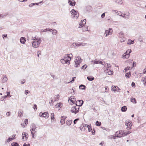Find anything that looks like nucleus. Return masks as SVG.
Listing matches in <instances>:
<instances>
[{
  "instance_id": "obj_16",
  "label": "nucleus",
  "mask_w": 146,
  "mask_h": 146,
  "mask_svg": "<svg viewBox=\"0 0 146 146\" xmlns=\"http://www.w3.org/2000/svg\"><path fill=\"white\" fill-rule=\"evenodd\" d=\"M146 76L144 77H142L141 79V81L143 83L144 85L146 84Z\"/></svg>"
},
{
  "instance_id": "obj_51",
  "label": "nucleus",
  "mask_w": 146,
  "mask_h": 146,
  "mask_svg": "<svg viewBox=\"0 0 146 146\" xmlns=\"http://www.w3.org/2000/svg\"><path fill=\"white\" fill-rule=\"evenodd\" d=\"M87 65L85 64L82 66L81 68L82 69H85L87 68Z\"/></svg>"
},
{
  "instance_id": "obj_32",
  "label": "nucleus",
  "mask_w": 146,
  "mask_h": 146,
  "mask_svg": "<svg viewBox=\"0 0 146 146\" xmlns=\"http://www.w3.org/2000/svg\"><path fill=\"white\" fill-rule=\"evenodd\" d=\"M91 62H93L94 64H98L99 62V61H98L97 59L92 60Z\"/></svg>"
},
{
  "instance_id": "obj_50",
  "label": "nucleus",
  "mask_w": 146,
  "mask_h": 146,
  "mask_svg": "<svg viewBox=\"0 0 146 146\" xmlns=\"http://www.w3.org/2000/svg\"><path fill=\"white\" fill-rule=\"evenodd\" d=\"M86 19H84L82 21V20L81 21V23H82L84 25L86 23Z\"/></svg>"
},
{
  "instance_id": "obj_28",
  "label": "nucleus",
  "mask_w": 146,
  "mask_h": 146,
  "mask_svg": "<svg viewBox=\"0 0 146 146\" xmlns=\"http://www.w3.org/2000/svg\"><path fill=\"white\" fill-rule=\"evenodd\" d=\"M8 14V13L0 14V17L4 18V17H6Z\"/></svg>"
},
{
  "instance_id": "obj_3",
  "label": "nucleus",
  "mask_w": 146,
  "mask_h": 146,
  "mask_svg": "<svg viewBox=\"0 0 146 146\" xmlns=\"http://www.w3.org/2000/svg\"><path fill=\"white\" fill-rule=\"evenodd\" d=\"M131 52V49L127 50L126 52L123 55V58H127L130 56L129 54Z\"/></svg>"
},
{
  "instance_id": "obj_19",
  "label": "nucleus",
  "mask_w": 146,
  "mask_h": 146,
  "mask_svg": "<svg viewBox=\"0 0 146 146\" xmlns=\"http://www.w3.org/2000/svg\"><path fill=\"white\" fill-rule=\"evenodd\" d=\"M127 110V107L126 106H124L121 107V111L123 112Z\"/></svg>"
},
{
  "instance_id": "obj_18",
  "label": "nucleus",
  "mask_w": 146,
  "mask_h": 146,
  "mask_svg": "<svg viewBox=\"0 0 146 146\" xmlns=\"http://www.w3.org/2000/svg\"><path fill=\"white\" fill-rule=\"evenodd\" d=\"M70 111L71 112L74 113L75 114V112H76L75 106L72 108Z\"/></svg>"
},
{
  "instance_id": "obj_42",
  "label": "nucleus",
  "mask_w": 146,
  "mask_h": 146,
  "mask_svg": "<svg viewBox=\"0 0 146 146\" xmlns=\"http://www.w3.org/2000/svg\"><path fill=\"white\" fill-rule=\"evenodd\" d=\"M76 46H78L77 43H74L71 45V47H72L74 48Z\"/></svg>"
},
{
  "instance_id": "obj_12",
  "label": "nucleus",
  "mask_w": 146,
  "mask_h": 146,
  "mask_svg": "<svg viewBox=\"0 0 146 146\" xmlns=\"http://www.w3.org/2000/svg\"><path fill=\"white\" fill-rule=\"evenodd\" d=\"M2 82H5L7 81V78L6 77L5 75H4L2 78Z\"/></svg>"
},
{
  "instance_id": "obj_11",
  "label": "nucleus",
  "mask_w": 146,
  "mask_h": 146,
  "mask_svg": "<svg viewBox=\"0 0 146 146\" xmlns=\"http://www.w3.org/2000/svg\"><path fill=\"white\" fill-rule=\"evenodd\" d=\"M42 3H43V2L42 1L38 3H31L29 5V6L30 7H31L33 6V5H39V4Z\"/></svg>"
},
{
  "instance_id": "obj_34",
  "label": "nucleus",
  "mask_w": 146,
  "mask_h": 146,
  "mask_svg": "<svg viewBox=\"0 0 146 146\" xmlns=\"http://www.w3.org/2000/svg\"><path fill=\"white\" fill-rule=\"evenodd\" d=\"M131 75V73L130 72H129L128 73H127L125 74V76L128 77L129 78L130 76Z\"/></svg>"
},
{
  "instance_id": "obj_24",
  "label": "nucleus",
  "mask_w": 146,
  "mask_h": 146,
  "mask_svg": "<svg viewBox=\"0 0 146 146\" xmlns=\"http://www.w3.org/2000/svg\"><path fill=\"white\" fill-rule=\"evenodd\" d=\"M134 43V41L132 40L131 39H129L128 41L127 44H133Z\"/></svg>"
},
{
  "instance_id": "obj_49",
  "label": "nucleus",
  "mask_w": 146,
  "mask_h": 146,
  "mask_svg": "<svg viewBox=\"0 0 146 146\" xmlns=\"http://www.w3.org/2000/svg\"><path fill=\"white\" fill-rule=\"evenodd\" d=\"M57 33V31L55 29H53L52 32V34L54 35H56Z\"/></svg>"
},
{
  "instance_id": "obj_39",
  "label": "nucleus",
  "mask_w": 146,
  "mask_h": 146,
  "mask_svg": "<svg viewBox=\"0 0 146 146\" xmlns=\"http://www.w3.org/2000/svg\"><path fill=\"white\" fill-rule=\"evenodd\" d=\"M107 32H108V33H109L110 34V35H111L112 34L113 30L111 28H109V30H107Z\"/></svg>"
},
{
  "instance_id": "obj_9",
  "label": "nucleus",
  "mask_w": 146,
  "mask_h": 146,
  "mask_svg": "<svg viewBox=\"0 0 146 146\" xmlns=\"http://www.w3.org/2000/svg\"><path fill=\"white\" fill-rule=\"evenodd\" d=\"M66 117L64 116H62L61 117L60 123L61 125H63L65 123L64 120Z\"/></svg>"
},
{
  "instance_id": "obj_15",
  "label": "nucleus",
  "mask_w": 146,
  "mask_h": 146,
  "mask_svg": "<svg viewBox=\"0 0 146 146\" xmlns=\"http://www.w3.org/2000/svg\"><path fill=\"white\" fill-rule=\"evenodd\" d=\"M64 58L66 61L67 62V64L68 65L69 64H70V61L71 60V58H67L64 57Z\"/></svg>"
},
{
  "instance_id": "obj_58",
  "label": "nucleus",
  "mask_w": 146,
  "mask_h": 146,
  "mask_svg": "<svg viewBox=\"0 0 146 146\" xmlns=\"http://www.w3.org/2000/svg\"><path fill=\"white\" fill-rule=\"evenodd\" d=\"M105 16V13H103L101 15V17L102 18H104V17Z\"/></svg>"
},
{
  "instance_id": "obj_23",
  "label": "nucleus",
  "mask_w": 146,
  "mask_h": 146,
  "mask_svg": "<svg viewBox=\"0 0 146 146\" xmlns=\"http://www.w3.org/2000/svg\"><path fill=\"white\" fill-rule=\"evenodd\" d=\"M54 97L55 98L54 99V101H57L59 98V94H58L57 95H55Z\"/></svg>"
},
{
  "instance_id": "obj_17",
  "label": "nucleus",
  "mask_w": 146,
  "mask_h": 146,
  "mask_svg": "<svg viewBox=\"0 0 146 146\" xmlns=\"http://www.w3.org/2000/svg\"><path fill=\"white\" fill-rule=\"evenodd\" d=\"M87 78L88 80L90 81H92L94 79V77L91 76H88L87 77Z\"/></svg>"
},
{
  "instance_id": "obj_4",
  "label": "nucleus",
  "mask_w": 146,
  "mask_h": 146,
  "mask_svg": "<svg viewBox=\"0 0 146 146\" xmlns=\"http://www.w3.org/2000/svg\"><path fill=\"white\" fill-rule=\"evenodd\" d=\"M71 13L72 15L74 16V17L75 19H77L79 16V13L78 12L75 11L74 9H72L71 11Z\"/></svg>"
},
{
  "instance_id": "obj_29",
  "label": "nucleus",
  "mask_w": 146,
  "mask_h": 146,
  "mask_svg": "<svg viewBox=\"0 0 146 146\" xmlns=\"http://www.w3.org/2000/svg\"><path fill=\"white\" fill-rule=\"evenodd\" d=\"M72 56V54H66L65 55L64 57L66 58H71V56Z\"/></svg>"
},
{
  "instance_id": "obj_10",
  "label": "nucleus",
  "mask_w": 146,
  "mask_h": 146,
  "mask_svg": "<svg viewBox=\"0 0 146 146\" xmlns=\"http://www.w3.org/2000/svg\"><path fill=\"white\" fill-rule=\"evenodd\" d=\"M75 60L76 62H79V63H80L82 62L81 57L79 56H77Z\"/></svg>"
},
{
  "instance_id": "obj_63",
  "label": "nucleus",
  "mask_w": 146,
  "mask_h": 146,
  "mask_svg": "<svg viewBox=\"0 0 146 146\" xmlns=\"http://www.w3.org/2000/svg\"><path fill=\"white\" fill-rule=\"evenodd\" d=\"M33 108L35 110L36 109V110L37 109V106L35 104Z\"/></svg>"
},
{
  "instance_id": "obj_38",
  "label": "nucleus",
  "mask_w": 146,
  "mask_h": 146,
  "mask_svg": "<svg viewBox=\"0 0 146 146\" xmlns=\"http://www.w3.org/2000/svg\"><path fill=\"white\" fill-rule=\"evenodd\" d=\"M101 125V123L100 122L97 121L96 122V125L97 126H100Z\"/></svg>"
},
{
  "instance_id": "obj_64",
  "label": "nucleus",
  "mask_w": 146,
  "mask_h": 146,
  "mask_svg": "<svg viewBox=\"0 0 146 146\" xmlns=\"http://www.w3.org/2000/svg\"><path fill=\"white\" fill-rule=\"evenodd\" d=\"M136 62H133V67H135L136 66Z\"/></svg>"
},
{
  "instance_id": "obj_52",
  "label": "nucleus",
  "mask_w": 146,
  "mask_h": 146,
  "mask_svg": "<svg viewBox=\"0 0 146 146\" xmlns=\"http://www.w3.org/2000/svg\"><path fill=\"white\" fill-rule=\"evenodd\" d=\"M42 32H46L48 31V29L46 28V29H42L41 30Z\"/></svg>"
},
{
  "instance_id": "obj_26",
  "label": "nucleus",
  "mask_w": 146,
  "mask_h": 146,
  "mask_svg": "<svg viewBox=\"0 0 146 146\" xmlns=\"http://www.w3.org/2000/svg\"><path fill=\"white\" fill-rule=\"evenodd\" d=\"M60 61L61 62V63L63 64H67V62H66V61L65 60L64 58H62L61 60H60Z\"/></svg>"
},
{
  "instance_id": "obj_43",
  "label": "nucleus",
  "mask_w": 146,
  "mask_h": 146,
  "mask_svg": "<svg viewBox=\"0 0 146 146\" xmlns=\"http://www.w3.org/2000/svg\"><path fill=\"white\" fill-rule=\"evenodd\" d=\"M107 31H108L106 30L104 34V35H105L106 37H107L108 35H110V34Z\"/></svg>"
},
{
  "instance_id": "obj_21",
  "label": "nucleus",
  "mask_w": 146,
  "mask_h": 146,
  "mask_svg": "<svg viewBox=\"0 0 146 146\" xmlns=\"http://www.w3.org/2000/svg\"><path fill=\"white\" fill-rule=\"evenodd\" d=\"M115 2L119 4H121L123 2L122 0H115Z\"/></svg>"
},
{
  "instance_id": "obj_59",
  "label": "nucleus",
  "mask_w": 146,
  "mask_h": 146,
  "mask_svg": "<svg viewBox=\"0 0 146 146\" xmlns=\"http://www.w3.org/2000/svg\"><path fill=\"white\" fill-rule=\"evenodd\" d=\"M92 134L94 135L95 134V131L94 129H93V130L92 131H91Z\"/></svg>"
},
{
  "instance_id": "obj_46",
  "label": "nucleus",
  "mask_w": 146,
  "mask_h": 146,
  "mask_svg": "<svg viewBox=\"0 0 146 146\" xmlns=\"http://www.w3.org/2000/svg\"><path fill=\"white\" fill-rule=\"evenodd\" d=\"M130 68V67H127V68H125V69L124 70H123L124 72H126L128 70H129Z\"/></svg>"
},
{
  "instance_id": "obj_22",
  "label": "nucleus",
  "mask_w": 146,
  "mask_h": 146,
  "mask_svg": "<svg viewBox=\"0 0 146 146\" xmlns=\"http://www.w3.org/2000/svg\"><path fill=\"white\" fill-rule=\"evenodd\" d=\"M72 122V120H68L66 121V123L67 125L70 126L71 125Z\"/></svg>"
},
{
  "instance_id": "obj_33",
  "label": "nucleus",
  "mask_w": 146,
  "mask_h": 146,
  "mask_svg": "<svg viewBox=\"0 0 146 146\" xmlns=\"http://www.w3.org/2000/svg\"><path fill=\"white\" fill-rule=\"evenodd\" d=\"M12 146H20L19 144L17 142H13L11 144Z\"/></svg>"
},
{
  "instance_id": "obj_55",
  "label": "nucleus",
  "mask_w": 146,
  "mask_h": 146,
  "mask_svg": "<svg viewBox=\"0 0 146 146\" xmlns=\"http://www.w3.org/2000/svg\"><path fill=\"white\" fill-rule=\"evenodd\" d=\"M139 40L140 42H142L143 41V38H141V36H140V38H139Z\"/></svg>"
},
{
  "instance_id": "obj_20",
  "label": "nucleus",
  "mask_w": 146,
  "mask_h": 146,
  "mask_svg": "<svg viewBox=\"0 0 146 146\" xmlns=\"http://www.w3.org/2000/svg\"><path fill=\"white\" fill-rule=\"evenodd\" d=\"M82 31H88V27L87 26H85L83 27L82 28Z\"/></svg>"
},
{
  "instance_id": "obj_45",
  "label": "nucleus",
  "mask_w": 146,
  "mask_h": 146,
  "mask_svg": "<svg viewBox=\"0 0 146 146\" xmlns=\"http://www.w3.org/2000/svg\"><path fill=\"white\" fill-rule=\"evenodd\" d=\"M23 112H21V111H19L18 112V115L20 117L22 116Z\"/></svg>"
},
{
  "instance_id": "obj_54",
  "label": "nucleus",
  "mask_w": 146,
  "mask_h": 146,
  "mask_svg": "<svg viewBox=\"0 0 146 146\" xmlns=\"http://www.w3.org/2000/svg\"><path fill=\"white\" fill-rule=\"evenodd\" d=\"M79 120V118H77L75 120H74V124H76L77 122V121Z\"/></svg>"
},
{
  "instance_id": "obj_36",
  "label": "nucleus",
  "mask_w": 146,
  "mask_h": 146,
  "mask_svg": "<svg viewBox=\"0 0 146 146\" xmlns=\"http://www.w3.org/2000/svg\"><path fill=\"white\" fill-rule=\"evenodd\" d=\"M79 107V106H77L76 107L75 106L76 112H75V114H76L77 113H78L79 112V109L80 108Z\"/></svg>"
},
{
  "instance_id": "obj_53",
  "label": "nucleus",
  "mask_w": 146,
  "mask_h": 146,
  "mask_svg": "<svg viewBox=\"0 0 146 146\" xmlns=\"http://www.w3.org/2000/svg\"><path fill=\"white\" fill-rule=\"evenodd\" d=\"M36 132H35L34 131H31V133L32 134V137L33 138H35L34 137V134Z\"/></svg>"
},
{
  "instance_id": "obj_2",
  "label": "nucleus",
  "mask_w": 146,
  "mask_h": 146,
  "mask_svg": "<svg viewBox=\"0 0 146 146\" xmlns=\"http://www.w3.org/2000/svg\"><path fill=\"white\" fill-rule=\"evenodd\" d=\"M129 133V132H124L122 131H119L116 132L115 133V135H117L116 137L117 138H120L126 135Z\"/></svg>"
},
{
  "instance_id": "obj_7",
  "label": "nucleus",
  "mask_w": 146,
  "mask_h": 146,
  "mask_svg": "<svg viewBox=\"0 0 146 146\" xmlns=\"http://www.w3.org/2000/svg\"><path fill=\"white\" fill-rule=\"evenodd\" d=\"M31 127L32 128L30 130V131H34L35 132H36V131H35V129H36V127L34 123H33L31 124Z\"/></svg>"
},
{
  "instance_id": "obj_25",
  "label": "nucleus",
  "mask_w": 146,
  "mask_h": 146,
  "mask_svg": "<svg viewBox=\"0 0 146 146\" xmlns=\"http://www.w3.org/2000/svg\"><path fill=\"white\" fill-rule=\"evenodd\" d=\"M28 123V119H26L25 121L24 122V125H23L22 126V127H25V125H27Z\"/></svg>"
},
{
  "instance_id": "obj_56",
  "label": "nucleus",
  "mask_w": 146,
  "mask_h": 146,
  "mask_svg": "<svg viewBox=\"0 0 146 146\" xmlns=\"http://www.w3.org/2000/svg\"><path fill=\"white\" fill-rule=\"evenodd\" d=\"M70 100H72V99H73V100H74L76 101L75 98V97L74 96H71L70 97Z\"/></svg>"
},
{
  "instance_id": "obj_8",
  "label": "nucleus",
  "mask_w": 146,
  "mask_h": 146,
  "mask_svg": "<svg viewBox=\"0 0 146 146\" xmlns=\"http://www.w3.org/2000/svg\"><path fill=\"white\" fill-rule=\"evenodd\" d=\"M68 3L70 5L72 6H75L76 3L74 0H68Z\"/></svg>"
},
{
  "instance_id": "obj_6",
  "label": "nucleus",
  "mask_w": 146,
  "mask_h": 146,
  "mask_svg": "<svg viewBox=\"0 0 146 146\" xmlns=\"http://www.w3.org/2000/svg\"><path fill=\"white\" fill-rule=\"evenodd\" d=\"M84 103V101L82 100H77L76 102V105L77 106H82Z\"/></svg>"
},
{
  "instance_id": "obj_47",
  "label": "nucleus",
  "mask_w": 146,
  "mask_h": 146,
  "mask_svg": "<svg viewBox=\"0 0 146 146\" xmlns=\"http://www.w3.org/2000/svg\"><path fill=\"white\" fill-rule=\"evenodd\" d=\"M84 25L82 23H80L79 25V28L83 27Z\"/></svg>"
},
{
  "instance_id": "obj_61",
  "label": "nucleus",
  "mask_w": 146,
  "mask_h": 146,
  "mask_svg": "<svg viewBox=\"0 0 146 146\" xmlns=\"http://www.w3.org/2000/svg\"><path fill=\"white\" fill-rule=\"evenodd\" d=\"M125 15H126V14H125L124 15H123L121 14V15H120V16H121V17H123V18H125V19H126V17L125 16Z\"/></svg>"
},
{
  "instance_id": "obj_48",
  "label": "nucleus",
  "mask_w": 146,
  "mask_h": 146,
  "mask_svg": "<svg viewBox=\"0 0 146 146\" xmlns=\"http://www.w3.org/2000/svg\"><path fill=\"white\" fill-rule=\"evenodd\" d=\"M24 136L26 140H27L28 137V134L24 132Z\"/></svg>"
},
{
  "instance_id": "obj_13",
  "label": "nucleus",
  "mask_w": 146,
  "mask_h": 146,
  "mask_svg": "<svg viewBox=\"0 0 146 146\" xmlns=\"http://www.w3.org/2000/svg\"><path fill=\"white\" fill-rule=\"evenodd\" d=\"M120 90V89L117 86H114V87H113V88L112 89V90H113L114 92L116 91L117 90L118 92V90Z\"/></svg>"
},
{
  "instance_id": "obj_5",
  "label": "nucleus",
  "mask_w": 146,
  "mask_h": 146,
  "mask_svg": "<svg viewBox=\"0 0 146 146\" xmlns=\"http://www.w3.org/2000/svg\"><path fill=\"white\" fill-rule=\"evenodd\" d=\"M39 116L41 117L48 118L49 117V115L48 112H45L43 113L40 112L39 113Z\"/></svg>"
},
{
  "instance_id": "obj_14",
  "label": "nucleus",
  "mask_w": 146,
  "mask_h": 146,
  "mask_svg": "<svg viewBox=\"0 0 146 146\" xmlns=\"http://www.w3.org/2000/svg\"><path fill=\"white\" fill-rule=\"evenodd\" d=\"M26 41L25 38V37H21L20 39V42L22 44H24Z\"/></svg>"
},
{
  "instance_id": "obj_37",
  "label": "nucleus",
  "mask_w": 146,
  "mask_h": 146,
  "mask_svg": "<svg viewBox=\"0 0 146 146\" xmlns=\"http://www.w3.org/2000/svg\"><path fill=\"white\" fill-rule=\"evenodd\" d=\"M131 101L133 103H136V100L135 98H131Z\"/></svg>"
},
{
  "instance_id": "obj_62",
  "label": "nucleus",
  "mask_w": 146,
  "mask_h": 146,
  "mask_svg": "<svg viewBox=\"0 0 146 146\" xmlns=\"http://www.w3.org/2000/svg\"><path fill=\"white\" fill-rule=\"evenodd\" d=\"M29 92L28 90H26L25 91V93L26 94H27Z\"/></svg>"
},
{
  "instance_id": "obj_40",
  "label": "nucleus",
  "mask_w": 146,
  "mask_h": 146,
  "mask_svg": "<svg viewBox=\"0 0 146 146\" xmlns=\"http://www.w3.org/2000/svg\"><path fill=\"white\" fill-rule=\"evenodd\" d=\"M131 122V121L129 120H126L125 122V125H126L127 126H128V125L129 124V123H130Z\"/></svg>"
},
{
  "instance_id": "obj_44",
  "label": "nucleus",
  "mask_w": 146,
  "mask_h": 146,
  "mask_svg": "<svg viewBox=\"0 0 146 146\" xmlns=\"http://www.w3.org/2000/svg\"><path fill=\"white\" fill-rule=\"evenodd\" d=\"M80 128L81 131H84L86 129L85 127H83V126L82 125L80 126Z\"/></svg>"
},
{
  "instance_id": "obj_30",
  "label": "nucleus",
  "mask_w": 146,
  "mask_h": 146,
  "mask_svg": "<svg viewBox=\"0 0 146 146\" xmlns=\"http://www.w3.org/2000/svg\"><path fill=\"white\" fill-rule=\"evenodd\" d=\"M80 63H79V62H77L76 60H75L74 66L75 67H78L79 66V65H80Z\"/></svg>"
},
{
  "instance_id": "obj_1",
  "label": "nucleus",
  "mask_w": 146,
  "mask_h": 146,
  "mask_svg": "<svg viewBox=\"0 0 146 146\" xmlns=\"http://www.w3.org/2000/svg\"><path fill=\"white\" fill-rule=\"evenodd\" d=\"M34 40H35L34 41L32 42V44L33 45V46L34 48H36L38 46L42 40L41 38H39L38 39L37 38H35V39Z\"/></svg>"
},
{
  "instance_id": "obj_31",
  "label": "nucleus",
  "mask_w": 146,
  "mask_h": 146,
  "mask_svg": "<svg viewBox=\"0 0 146 146\" xmlns=\"http://www.w3.org/2000/svg\"><path fill=\"white\" fill-rule=\"evenodd\" d=\"M86 86L83 84H81L79 86V88L82 90H85V89Z\"/></svg>"
},
{
  "instance_id": "obj_41",
  "label": "nucleus",
  "mask_w": 146,
  "mask_h": 146,
  "mask_svg": "<svg viewBox=\"0 0 146 146\" xmlns=\"http://www.w3.org/2000/svg\"><path fill=\"white\" fill-rule=\"evenodd\" d=\"M51 121H52V120L54 121V119H55L54 117V113H51Z\"/></svg>"
},
{
  "instance_id": "obj_57",
  "label": "nucleus",
  "mask_w": 146,
  "mask_h": 146,
  "mask_svg": "<svg viewBox=\"0 0 146 146\" xmlns=\"http://www.w3.org/2000/svg\"><path fill=\"white\" fill-rule=\"evenodd\" d=\"M10 92H7V96H10V97H11V96L10 95Z\"/></svg>"
},
{
  "instance_id": "obj_60",
  "label": "nucleus",
  "mask_w": 146,
  "mask_h": 146,
  "mask_svg": "<svg viewBox=\"0 0 146 146\" xmlns=\"http://www.w3.org/2000/svg\"><path fill=\"white\" fill-rule=\"evenodd\" d=\"M76 78V77H74L73 78H72V80L70 81V82H71V83L73 82L74 80V78Z\"/></svg>"
},
{
  "instance_id": "obj_35",
  "label": "nucleus",
  "mask_w": 146,
  "mask_h": 146,
  "mask_svg": "<svg viewBox=\"0 0 146 146\" xmlns=\"http://www.w3.org/2000/svg\"><path fill=\"white\" fill-rule=\"evenodd\" d=\"M15 139V138L13 137V138H10V137L8 138L7 140H6V142H9L10 141Z\"/></svg>"
},
{
  "instance_id": "obj_27",
  "label": "nucleus",
  "mask_w": 146,
  "mask_h": 146,
  "mask_svg": "<svg viewBox=\"0 0 146 146\" xmlns=\"http://www.w3.org/2000/svg\"><path fill=\"white\" fill-rule=\"evenodd\" d=\"M87 127L88 129V131L89 132H91V131L92 130V129L91 127V125L90 124L88 125L87 126Z\"/></svg>"
}]
</instances>
